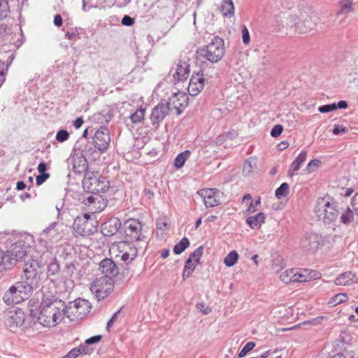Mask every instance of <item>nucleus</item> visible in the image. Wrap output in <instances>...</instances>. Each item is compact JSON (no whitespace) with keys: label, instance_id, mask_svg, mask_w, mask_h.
Masks as SVG:
<instances>
[{"label":"nucleus","instance_id":"obj_1","mask_svg":"<svg viewBox=\"0 0 358 358\" xmlns=\"http://www.w3.org/2000/svg\"><path fill=\"white\" fill-rule=\"evenodd\" d=\"M66 310L64 301L53 296H44L40 306V311L34 313L31 310V315L37 317L38 322L43 327H55L61 322L64 316Z\"/></svg>","mask_w":358,"mask_h":358},{"label":"nucleus","instance_id":"obj_2","mask_svg":"<svg viewBox=\"0 0 358 358\" xmlns=\"http://www.w3.org/2000/svg\"><path fill=\"white\" fill-rule=\"evenodd\" d=\"M32 236L30 235L20 236L18 239L13 243L6 252V261H8L11 266L18 261L22 260L29 252Z\"/></svg>","mask_w":358,"mask_h":358},{"label":"nucleus","instance_id":"obj_3","mask_svg":"<svg viewBox=\"0 0 358 358\" xmlns=\"http://www.w3.org/2000/svg\"><path fill=\"white\" fill-rule=\"evenodd\" d=\"M198 59H206L211 63H217L224 54V41L219 36H214L206 46L199 48L197 52Z\"/></svg>","mask_w":358,"mask_h":358},{"label":"nucleus","instance_id":"obj_4","mask_svg":"<svg viewBox=\"0 0 358 358\" xmlns=\"http://www.w3.org/2000/svg\"><path fill=\"white\" fill-rule=\"evenodd\" d=\"M315 213L324 224H329L334 222L339 215V204L336 201H329L327 198H320L317 200Z\"/></svg>","mask_w":358,"mask_h":358},{"label":"nucleus","instance_id":"obj_5","mask_svg":"<svg viewBox=\"0 0 358 358\" xmlns=\"http://www.w3.org/2000/svg\"><path fill=\"white\" fill-rule=\"evenodd\" d=\"M84 189L90 193H103L109 187V182L98 172H87L83 179Z\"/></svg>","mask_w":358,"mask_h":358},{"label":"nucleus","instance_id":"obj_6","mask_svg":"<svg viewBox=\"0 0 358 358\" xmlns=\"http://www.w3.org/2000/svg\"><path fill=\"white\" fill-rule=\"evenodd\" d=\"M325 238L317 233H307L300 241L301 249L307 254L315 253L324 245Z\"/></svg>","mask_w":358,"mask_h":358},{"label":"nucleus","instance_id":"obj_7","mask_svg":"<svg viewBox=\"0 0 358 358\" xmlns=\"http://www.w3.org/2000/svg\"><path fill=\"white\" fill-rule=\"evenodd\" d=\"M90 311V306L88 301L78 299L66 306L64 310V315L73 320L74 319H82Z\"/></svg>","mask_w":358,"mask_h":358},{"label":"nucleus","instance_id":"obj_8","mask_svg":"<svg viewBox=\"0 0 358 358\" xmlns=\"http://www.w3.org/2000/svg\"><path fill=\"white\" fill-rule=\"evenodd\" d=\"M113 283L114 280L110 278L101 276L93 281L90 286V290L100 301L106 298L108 294L113 290Z\"/></svg>","mask_w":358,"mask_h":358},{"label":"nucleus","instance_id":"obj_9","mask_svg":"<svg viewBox=\"0 0 358 358\" xmlns=\"http://www.w3.org/2000/svg\"><path fill=\"white\" fill-rule=\"evenodd\" d=\"M166 104L169 106L170 111L174 110L176 114L179 115L188 105V96L182 92L174 93Z\"/></svg>","mask_w":358,"mask_h":358},{"label":"nucleus","instance_id":"obj_10","mask_svg":"<svg viewBox=\"0 0 358 358\" xmlns=\"http://www.w3.org/2000/svg\"><path fill=\"white\" fill-rule=\"evenodd\" d=\"M24 322V313L20 308H12L5 313L4 323L11 331H15Z\"/></svg>","mask_w":358,"mask_h":358},{"label":"nucleus","instance_id":"obj_11","mask_svg":"<svg viewBox=\"0 0 358 358\" xmlns=\"http://www.w3.org/2000/svg\"><path fill=\"white\" fill-rule=\"evenodd\" d=\"M62 228V224L55 222L51 223L41 234V238H40V242L41 243H46V241L43 238L48 239L52 243L58 242L63 236Z\"/></svg>","mask_w":358,"mask_h":358},{"label":"nucleus","instance_id":"obj_12","mask_svg":"<svg viewBox=\"0 0 358 358\" xmlns=\"http://www.w3.org/2000/svg\"><path fill=\"white\" fill-rule=\"evenodd\" d=\"M124 233L131 240L138 241L142 240V224L138 219H129L123 224Z\"/></svg>","mask_w":358,"mask_h":358},{"label":"nucleus","instance_id":"obj_13","mask_svg":"<svg viewBox=\"0 0 358 358\" xmlns=\"http://www.w3.org/2000/svg\"><path fill=\"white\" fill-rule=\"evenodd\" d=\"M43 266V262H39L38 260L33 259L27 261L24 268L25 278L37 284L39 275L41 273V268Z\"/></svg>","mask_w":358,"mask_h":358},{"label":"nucleus","instance_id":"obj_14","mask_svg":"<svg viewBox=\"0 0 358 358\" xmlns=\"http://www.w3.org/2000/svg\"><path fill=\"white\" fill-rule=\"evenodd\" d=\"M110 141L108 129L106 127H101L93 136V143L101 152L106 151Z\"/></svg>","mask_w":358,"mask_h":358},{"label":"nucleus","instance_id":"obj_15","mask_svg":"<svg viewBox=\"0 0 358 358\" xmlns=\"http://www.w3.org/2000/svg\"><path fill=\"white\" fill-rule=\"evenodd\" d=\"M73 229L77 236H87L93 234L92 224L89 222V215L77 217L73 224Z\"/></svg>","mask_w":358,"mask_h":358},{"label":"nucleus","instance_id":"obj_16","mask_svg":"<svg viewBox=\"0 0 358 358\" xmlns=\"http://www.w3.org/2000/svg\"><path fill=\"white\" fill-rule=\"evenodd\" d=\"M197 193L203 199L206 208L215 207L221 203L220 192L217 189H203L198 191Z\"/></svg>","mask_w":358,"mask_h":358},{"label":"nucleus","instance_id":"obj_17","mask_svg":"<svg viewBox=\"0 0 358 358\" xmlns=\"http://www.w3.org/2000/svg\"><path fill=\"white\" fill-rule=\"evenodd\" d=\"M205 78L203 71L194 73L189 80L188 92L191 96H196L204 87Z\"/></svg>","mask_w":358,"mask_h":358},{"label":"nucleus","instance_id":"obj_18","mask_svg":"<svg viewBox=\"0 0 358 358\" xmlns=\"http://www.w3.org/2000/svg\"><path fill=\"white\" fill-rule=\"evenodd\" d=\"M169 111V108L166 103L159 102L152 110L150 117L152 124L155 128H157Z\"/></svg>","mask_w":358,"mask_h":358},{"label":"nucleus","instance_id":"obj_19","mask_svg":"<svg viewBox=\"0 0 358 358\" xmlns=\"http://www.w3.org/2000/svg\"><path fill=\"white\" fill-rule=\"evenodd\" d=\"M99 270L103 277L113 278L119 273V268L113 260L109 258L103 259L99 263Z\"/></svg>","mask_w":358,"mask_h":358},{"label":"nucleus","instance_id":"obj_20","mask_svg":"<svg viewBox=\"0 0 358 358\" xmlns=\"http://www.w3.org/2000/svg\"><path fill=\"white\" fill-rule=\"evenodd\" d=\"M171 73L176 82L186 80L190 73L189 64L185 61H179L175 68H172Z\"/></svg>","mask_w":358,"mask_h":358},{"label":"nucleus","instance_id":"obj_21","mask_svg":"<svg viewBox=\"0 0 358 358\" xmlns=\"http://www.w3.org/2000/svg\"><path fill=\"white\" fill-rule=\"evenodd\" d=\"M121 226L120 220L112 217L101 224V231L105 236H112L120 229Z\"/></svg>","mask_w":358,"mask_h":358},{"label":"nucleus","instance_id":"obj_22","mask_svg":"<svg viewBox=\"0 0 358 358\" xmlns=\"http://www.w3.org/2000/svg\"><path fill=\"white\" fill-rule=\"evenodd\" d=\"M3 302L8 305L18 304L24 301V298L22 296L14 285H11L4 293L3 296Z\"/></svg>","mask_w":358,"mask_h":358},{"label":"nucleus","instance_id":"obj_23","mask_svg":"<svg viewBox=\"0 0 358 358\" xmlns=\"http://www.w3.org/2000/svg\"><path fill=\"white\" fill-rule=\"evenodd\" d=\"M41 262L44 261V264H48V275H54L59 271V265L56 258L52 256V253L47 250L41 257Z\"/></svg>","mask_w":358,"mask_h":358},{"label":"nucleus","instance_id":"obj_24","mask_svg":"<svg viewBox=\"0 0 358 358\" xmlns=\"http://www.w3.org/2000/svg\"><path fill=\"white\" fill-rule=\"evenodd\" d=\"M13 285L17 289L19 294L23 296L24 301L31 295L34 287L36 285L33 281L27 279L25 280L17 281Z\"/></svg>","mask_w":358,"mask_h":358},{"label":"nucleus","instance_id":"obj_25","mask_svg":"<svg viewBox=\"0 0 358 358\" xmlns=\"http://www.w3.org/2000/svg\"><path fill=\"white\" fill-rule=\"evenodd\" d=\"M307 155L308 152L305 150H303L296 157V159L292 162L289 169V176H292L294 175V173L298 171L300 169L301 164L306 159Z\"/></svg>","mask_w":358,"mask_h":358},{"label":"nucleus","instance_id":"obj_26","mask_svg":"<svg viewBox=\"0 0 358 358\" xmlns=\"http://www.w3.org/2000/svg\"><path fill=\"white\" fill-rule=\"evenodd\" d=\"M266 219L265 214L263 213H258L257 214L248 217L246 219V222L251 229H258L262 224L264 223Z\"/></svg>","mask_w":358,"mask_h":358},{"label":"nucleus","instance_id":"obj_27","mask_svg":"<svg viewBox=\"0 0 358 358\" xmlns=\"http://www.w3.org/2000/svg\"><path fill=\"white\" fill-rule=\"evenodd\" d=\"M294 28L296 33L306 34L313 29V23L310 20L298 21L294 24Z\"/></svg>","mask_w":358,"mask_h":358},{"label":"nucleus","instance_id":"obj_28","mask_svg":"<svg viewBox=\"0 0 358 358\" xmlns=\"http://www.w3.org/2000/svg\"><path fill=\"white\" fill-rule=\"evenodd\" d=\"M113 117V113L110 110H102L100 113H95L92 116V120L101 124H108Z\"/></svg>","mask_w":358,"mask_h":358},{"label":"nucleus","instance_id":"obj_29","mask_svg":"<svg viewBox=\"0 0 358 358\" xmlns=\"http://www.w3.org/2000/svg\"><path fill=\"white\" fill-rule=\"evenodd\" d=\"M87 162L85 158L80 157L73 160L72 170L76 174H82L87 173Z\"/></svg>","mask_w":358,"mask_h":358},{"label":"nucleus","instance_id":"obj_30","mask_svg":"<svg viewBox=\"0 0 358 358\" xmlns=\"http://www.w3.org/2000/svg\"><path fill=\"white\" fill-rule=\"evenodd\" d=\"M282 27V20L279 16H275L267 24V30L271 33H278Z\"/></svg>","mask_w":358,"mask_h":358},{"label":"nucleus","instance_id":"obj_31","mask_svg":"<svg viewBox=\"0 0 358 358\" xmlns=\"http://www.w3.org/2000/svg\"><path fill=\"white\" fill-rule=\"evenodd\" d=\"M118 248L120 250V252L126 250L127 252L134 259L137 257L138 250L136 247L134 246L127 241H122L118 245Z\"/></svg>","mask_w":358,"mask_h":358},{"label":"nucleus","instance_id":"obj_32","mask_svg":"<svg viewBox=\"0 0 358 358\" xmlns=\"http://www.w3.org/2000/svg\"><path fill=\"white\" fill-rule=\"evenodd\" d=\"M197 264H196L195 262L192 260H186L182 273L183 280H185L187 278H189L192 275Z\"/></svg>","mask_w":358,"mask_h":358},{"label":"nucleus","instance_id":"obj_33","mask_svg":"<svg viewBox=\"0 0 358 358\" xmlns=\"http://www.w3.org/2000/svg\"><path fill=\"white\" fill-rule=\"evenodd\" d=\"M190 154V151L187 150L178 154L175 158L174 166L177 169H181L184 166L187 159L189 157Z\"/></svg>","mask_w":358,"mask_h":358},{"label":"nucleus","instance_id":"obj_34","mask_svg":"<svg viewBox=\"0 0 358 358\" xmlns=\"http://www.w3.org/2000/svg\"><path fill=\"white\" fill-rule=\"evenodd\" d=\"M354 277L355 275L352 273H344L336 279L335 283L337 285H350L353 281Z\"/></svg>","mask_w":358,"mask_h":358},{"label":"nucleus","instance_id":"obj_35","mask_svg":"<svg viewBox=\"0 0 358 358\" xmlns=\"http://www.w3.org/2000/svg\"><path fill=\"white\" fill-rule=\"evenodd\" d=\"M339 4L340 10L337 13L338 15L349 13L352 11L353 0H341Z\"/></svg>","mask_w":358,"mask_h":358},{"label":"nucleus","instance_id":"obj_36","mask_svg":"<svg viewBox=\"0 0 358 358\" xmlns=\"http://www.w3.org/2000/svg\"><path fill=\"white\" fill-rule=\"evenodd\" d=\"M8 3L6 0H0V20H3L7 16L8 12ZM6 27L3 24L0 25V34L5 31Z\"/></svg>","mask_w":358,"mask_h":358},{"label":"nucleus","instance_id":"obj_37","mask_svg":"<svg viewBox=\"0 0 358 358\" xmlns=\"http://www.w3.org/2000/svg\"><path fill=\"white\" fill-rule=\"evenodd\" d=\"M145 113V108L143 106H140L135 113L131 114L130 120L132 123L138 124L144 120Z\"/></svg>","mask_w":358,"mask_h":358},{"label":"nucleus","instance_id":"obj_38","mask_svg":"<svg viewBox=\"0 0 358 358\" xmlns=\"http://www.w3.org/2000/svg\"><path fill=\"white\" fill-rule=\"evenodd\" d=\"M257 165V159L255 157H250L246 159L243 164V172L245 176L250 175L254 170Z\"/></svg>","mask_w":358,"mask_h":358},{"label":"nucleus","instance_id":"obj_39","mask_svg":"<svg viewBox=\"0 0 358 358\" xmlns=\"http://www.w3.org/2000/svg\"><path fill=\"white\" fill-rule=\"evenodd\" d=\"M189 245V241L187 237L182 238L173 248V252L176 255H180L185 250Z\"/></svg>","mask_w":358,"mask_h":358},{"label":"nucleus","instance_id":"obj_40","mask_svg":"<svg viewBox=\"0 0 358 358\" xmlns=\"http://www.w3.org/2000/svg\"><path fill=\"white\" fill-rule=\"evenodd\" d=\"M294 273L295 268L287 269L280 274V278L285 284L294 282Z\"/></svg>","mask_w":358,"mask_h":358},{"label":"nucleus","instance_id":"obj_41","mask_svg":"<svg viewBox=\"0 0 358 358\" xmlns=\"http://www.w3.org/2000/svg\"><path fill=\"white\" fill-rule=\"evenodd\" d=\"M238 254L236 250L231 251L224 258V263L228 267L233 266L238 261Z\"/></svg>","mask_w":358,"mask_h":358},{"label":"nucleus","instance_id":"obj_42","mask_svg":"<svg viewBox=\"0 0 358 358\" xmlns=\"http://www.w3.org/2000/svg\"><path fill=\"white\" fill-rule=\"evenodd\" d=\"M354 213L353 209L351 210L350 207H348L341 216V222L345 224L352 222L354 219Z\"/></svg>","mask_w":358,"mask_h":358},{"label":"nucleus","instance_id":"obj_43","mask_svg":"<svg viewBox=\"0 0 358 358\" xmlns=\"http://www.w3.org/2000/svg\"><path fill=\"white\" fill-rule=\"evenodd\" d=\"M289 193V185L287 182H283L280 186L276 189L275 196L277 199H281L286 196Z\"/></svg>","mask_w":358,"mask_h":358},{"label":"nucleus","instance_id":"obj_44","mask_svg":"<svg viewBox=\"0 0 358 358\" xmlns=\"http://www.w3.org/2000/svg\"><path fill=\"white\" fill-rule=\"evenodd\" d=\"M222 8L224 15L234 14V7L232 0H222Z\"/></svg>","mask_w":358,"mask_h":358},{"label":"nucleus","instance_id":"obj_45","mask_svg":"<svg viewBox=\"0 0 358 358\" xmlns=\"http://www.w3.org/2000/svg\"><path fill=\"white\" fill-rule=\"evenodd\" d=\"M203 246L201 245L189 254V256L187 259L192 260L195 262L196 264H199V260L203 255Z\"/></svg>","mask_w":358,"mask_h":358},{"label":"nucleus","instance_id":"obj_46","mask_svg":"<svg viewBox=\"0 0 358 358\" xmlns=\"http://www.w3.org/2000/svg\"><path fill=\"white\" fill-rule=\"evenodd\" d=\"M307 270L303 271H299L297 268H295V273L294 277V282H303L309 280L308 276L306 274Z\"/></svg>","mask_w":358,"mask_h":358},{"label":"nucleus","instance_id":"obj_47","mask_svg":"<svg viewBox=\"0 0 358 358\" xmlns=\"http://www.w3.org/2000/svg\"><path fill=\"white\" fill-rule=\"evenodd\" d=\"M321 161L317 159H315L309 162V163L307 164L306 169H304V171L307 173H311L314 171H315L317 168L320 166Z\"/></svg>","mask_w":358,"mask_h":358},{"label":"nucleus","instance_id":"obj_48","mask_svg":"<svg viewBox=\"0 0 358 358\" xmlns=\"http://www.w3.org/2000/svg\"><path fill=\"white\" fill-rule=\"evenodd\" d=\"M255 347V343L252 341L248 342L239 352L238 357L239 358L244 357L247 355V353L251 351Z\"/></svg>","mask_w":358,"mask_h":358},{"label":"nucleus","instance_id":"obj_49","mask_svg":"<svg viewBox=\"0 0 358 358\" xmlns=\"http://www.w3.org/2000/svg\"><path fill=\"white\" fill-rule=\"evenodd\" d=\"M69 138V132L65 129H60L56 134V140L59 143L67 141Z\"/></svg>","mask_w":358,"mask_h":358},{"label":"nucleus","instance_id":"obj_50","mask_svg":"<svg viewBox=\"0 0 358 358\" xmlns=\"http://www.w3.org/2000/svg\"><path fill=\"white\" fill-rule=\"evenodd\" d=\"M336 110V103L323 105L318 108V110L322 113H330V112Z\"/></svg>","mask_w":358,"mask_h":358},{"label":"nucleus","instance_id":"obj_51","mask_svg":"<svg viewBox=\"0 0 358 358\" xmlns=\"http://www.w3.org/2000/svg\"><path fill=\"white\" fill-rule=\"evenodd\" d=\"M6 253L0 250V267L2 266L3 269H8L11 267L8 261H6Z\"/></svg>","mask_w":358,"mask_h":358},{"label":"nucleus","instance_id":"obj_52","mask_svg":"<svg viewBox=\"0 0 358 358\" xmlns=\"http://www.w3.org/2000/svg\"><path fill=\"white\" fill-rule=\"evenodd\" d=\"M282 126L281 124H276L272 128L271 131V136L272 137H278L282 134Z\"/></svg>","mask_w":358,"mask_h":358},{"label":"nucleus","instance_id":"obj_53","mask_svg":"<svg viewBox=\"0 0 358 358\" xmlns=\"http://www.w3.org/2000/svg\"><path fill=\"white\" fill-rule=\"evenodd\" d=\"M242 40L244 44H248L250 41V36L248 29L245 26L242 29Z\"/></svg>","mask_w":358,"mask_h":358},{"label":"nucleus","instance_id":"obj_54","mask_svg":"<svg viewBox=\"0 0 358 358\" xmlns=\"http://www.w3.org/2000/svg\"><path fill=\"white\" fill-rule=\"evenodd\" d=\"M348 131V128L343 126H341L339 124L334 125L333 129V134L334 135H338L340 134H346Z\"/></svg>","mask_w":358,"mask_h":358},{"label":"nucleus","instance_id":"obj_55","mask_svg":"<svg viewBox=\"0 0 358 358\" xmlns=\"http://www.w3.org/2000/svg\"><path fill=\"white\" fill-rule=\"evenodd\" d=\"M88 345H89L83 344L77 347L80 350V355H90L92 352L93 349Z\"/></svg>","mask_w":358,"mask_h":358},{"label":"nucleus","instance_id":"obj_56","mask_svg":"<svg viewBox=\"0 0 358 358\" xmlns=\"http://www.w3.org/2000/svg\"><path fill=\"white\" fill-rule=\"evenodd\" d=\"M348 299V296L347 294H343V293H341V294H336L334 299H333V301L335 303H343V302H345Z\"/></svg>","mask_w":358,"mask_h":358},{"label":"nucleus","instance_id":"obj_57","mask_svg":"<svg viewBox=\"0 0 358 358\" xmlns=\"http://www.w3.org/2000/svg\"><path fill=\"white\" fill-rule=\"evenodd\" d=\"M135 22V20H134V18L129 16V15H125L122 19V21H121V23L124 25V26H131L134 24Z\"/></svg>","mask_w":358,"mask_h":358},{"label":"nucleus","instance_id":"obj_58","mask_svg":"<svg viewBox=\"0 0 358 358\" xmlns=\"http://www.w3.org/2000/svg\"><path fill=\"white\" fill-rule=\"evenodd\" d=\"M117 256H119V255ZM120 256H121V259L125 263H129L134 259V258L131 257L126 250H124L123 252L120 251Z\"/></svg>","mask_w":358,"mask_h":358},{"label":"nucleus","instance_id":"obj_59","mask_svg":"<svg viewBox=\"0 0 358 358\" xmlns=\"http://www.w3.org/2000/svg\"><path fill=\"white\" fill-rule=\"evenodd\" d=\"M65 37L69 40H76L78 38V34L76 29H71L65 33Z\"/></svg>","mask_w":358,"mask_h":358},{"label":"nucleus","instance_id":"obj_60","mask_svg":"<svg viewBox=\"0 0 358 358\" xmlns=\"http://www.w3.org/2000/svg\"><path fill=\"white\" fill-rule=\"evenodd\" d=\"M101 338H102V336L101 335H96V336H92L85 340V344L92 345L94 343H99L101 341Z\"/></svg>","mask_w":358,"mask_h":358},{"label":"nucleus","instance_id":"obj_61","mask_svg":"<svg viewBox=\"0 0 358 358\" xmlns=\"http://www.w3.org/2000/svg\"><path fill=\"white\" fill-rule=\"evenodd\" d=\"M351 205L353 210L358 215V192L353 196Z\"/></svg>","mask_w":358,"mask_h":358},{"label":"nucleus","instance_id":"obj_62","mask_svg":"<svg viewBox=\"0 0 358 358\" xmlns=\"http://www.w3.org/2000/svg\"><path fill=\"white\" fill-rule=\"evenodd\" d=\"M196 308L198 310H199L201 312L206 315L208 314L211 311L210 308L206 306L203 302L197 303Z\"/></svg>","mask_w":358,"mask_h":358},{"label":"nucleus","instance_id":"obj_63","mask_svg":"<svg viewBox=\"0 0 358 358\" xmlns=\"http://www.w3.org/2000/svg\"><path fill=\"white\" fill-rule=\"evenodd\" d=\"M49 173H40L39 176H36V184L38 185H42L49 178Z\"/></svg>","mask_w":358,"mask_h":358},{"label":"nucleus","instance_id":"obj_64","mask_svg":"<svg viewBox=\"0 0 358 358\" xmlns=\"http://www.w3.org/2000/svg\"><path fill=\"white\" fill-rule=\"evenodd\" d=\"M80 350L76 347L71 350L66 355L69 358H76L80 355Z\"/></svg>","mask_w":358,"mask_h":358}]
</instances>
